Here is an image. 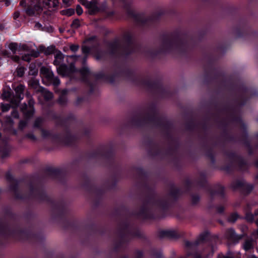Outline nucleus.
<instances>
[{"label":"nucleus","mask_w":258,"mask_h":258,"mask_svg":"<svg viewBox=\"0 0 258 258\" xmlns=\"http://www.w3.org/2000/svg\"><path fill=\"white\" fill-rule=\"evenodd\" d=\"M211 235L208 231H205L201 234L198 239L195 241L186 240L185 241V246L187 248H191L198 246L201 243L210 241Z\"/></svg>","instance_id":"5701e85b"},{"label":"nucleus","mask_w":258,"mask_h":258,"mask_svg":"<svg viewBox=\"0 0 258 258\" xmlns=\"http://www.w3.org/2000/svg\"><path fill=\"white\" fill-rule=\"evenodd\" d=\"M185 188L184 192L190 193L193 187L194 182L189 178H186L183 180Z\"/></svg>","instance_id":"ea45409f"},{"label":"nucleus","mask_w":258,"mask_h":258,"mask_svg":"<svg viewBox=\"0 0 258 258\" xmlns=\"http://www.w3.org/2000/svg\"><path fill=\"white\" fill-rule=\"evenodd\" d=\"M208 191L212 200L216 195L219 196L222 199L225 198V187L223 185L218 184L216 186V189L209 188Z\"/></svg>","instance_id":"cd10ccee"},{"label":"nucleus","mask_w":258,"mask_h":258,"mask_svg":"<svg viewBox=\"0 0 258 258\" xmlns=\"http://www.w3.org/2000/svg\"><path fill=\"white\" fill-rule=\"evenodd\" d=\"M24 90L25 87L22 84L18 85L15 89L16 97L19 101L23 99Z\"/></svg>","instance_id":"e433bc0d"},{"label":"nucleus","mask_w":258,"mask_h":258,"mask_svg":"<svg viewBox=\"0 0 258 258\" xmlns=\"http://www.w3.org/2000/svg\"><path fill=\"white\" fill-rule=\"evenodd\" d=\"M3 212L6 217L11 220H14L16 218V214L9 207H5L3 209Z\"/></svg>","instance_id":"a18cd8bd"},{"label":"nucleus","mask_w":258,"mask_h":258,"mask_svg":"<svg viewBox=\"0 0 258 258\" xmlns=\"http://www.w3.org/2000/svg\"><path fill=\"white\" fill-rule=\"evenodd\" d=\"M28 125V121L26 120L21 119L18 124V129L23 131Z\"/></svg>","instance_id":"0e129e2a"},{"label":"nucleus","mask_w":258,"mask_h":258,"mask_svg":"<svg viewBox=\"0 0 258 258\" xmlns=\"http://www.w3.org/2000/svg\"><path fill=\"white\" fill-rule=\"evenodd\" d=\"M68 69L69 76L75 73L78 72V69L76 68L74 62L71 63L70 65L68 66Z\"/></svg>","instance_id":"6e6d98bb"},{"label":"nucleus","mask_w":258,"mask_h":258,"mask_svg":"<svg viewBox=\"0 0 258 258\" xmlns=\"http://www.w3.org/2000/svg\"><path fill=\"white\" fill-rule=\"evenodd\" d=\"M202 129L203 131L202 135H199V138L201 141V143L208 142V132L209 130V126L207 121H204L202 123Z\"/></svg>","instance_id":"473e14b6"},{"label":"nucleus","mask_w":258,"mask_h":258,"mask_svg":"<svg viewBox=\"0 0 258 258\" xmlns=\"http://www.w3.org/2000/svg\"><path fill=\"white\" fill-rule=\"evenodd\" d=\"M235 109H236V107L231 105L229 103H227L222 108V111H226V112L231 111V112H232V113H234L235 111Z\"/></svg>","instance_id":"5fc2aeb1"},{"label":"nucleus","mask_w":258,"mask_h":258,"mask_svg":"<svg viewBox=\"0 0 258 258\" xmlns=\"http://www.w3.org/2000/svg\"><path fill=\"white\" fill-rule=\"evenodd\" d=\"M136 172L140 180L139 185L145 191L146 195L142 200V205L135 215L144 220H154L165 217L168 211L178 202L183 191L172 182L169 184L168 198L157 199L154 188L148 182V172L142 167L136 168Z\"/></svg>","instance_id":"f257e3e1"},{"label":"nucleus","mask_w":258,"mask_h":258,"mask_svg":"<svg viewBox=\"0 0 258 258\" xmlns=\"http://www.w3.org/2000/svg\"><path fill=\"white\" fill-rule=\"evenodd\" d=\"M197 126V124L195 123L194 119L192 118L185 124V130L189 132H193Z\"/></svg>","instance_id":"c03bdc74"},{"label":"nucleus","mask_w":258,"mask_h":258,"mask_svg":"<svg viewBox=\"0 0 258 258\" xmlns=\"http://www.w3.org/2000/svg\"><path fill=\"white\" fill-rule=\"evenodd\" d=\"M40 131L43 139L50 138L53 143L59 145H63L62 134L52 133L50 131L44 129V128H42Z\"/></svg>","instance_id":"4be33fe9"},{"label":"nucleus","mask_w":258,"mask_h":258,"mask_svg":"<svg viewBox=\"0 0 258 258\" xmlns=\"http://www.w3.org/2000/svg\"><path fill=\"white\" fill-rule=\"evenodd\" d=\"M0 152L2 153L3 158L7 157L9 155V151L6 146L0 148Z\"/></svg>","instance_id":"338daca9"},{"label":"nucleus","mask_w":258,"mask_h":258,"mask_svg":"<svg viewBox=\"0 0 258 258\" xmlns=\"http://www.w3.org/2000/svg\"><path fill=\"white\" fill-rule=\"evenodd\" d=\"M123 39L125 45L121 47L118 39H115L112 41H108L107 53L115 57L126 59L141 48L140 45L135 44L133 35L131 33L127 32L124 34Z\"/></svg>","instance_id":"423d86ee"},{"label":"nucleus","mask_w":258,"mask_h":258,"mask_svg":"<svg viewBox=\"0 0 258 258\" xmlns=\"http://www.w3.org/2000/svg\"><path fill=\"white\" fill-rule=\"evenodd\" d=\"M25 70H26V69L24 67H18L16 71L17 76L19 77H23V76L24 75V74H25Z\"/></svg>","instance_id":"680f3d73"},{"label":"nucleus","mask_w":258,"mask_h":258,"mask_svg":"<svg viewBox=\"0 0 258 258\" xmlns=\"http://www.w3.org/2000/svg\"><path fill=\"white\" fill-rule=\"evenodd\" d=\"M241 128L243 130V133L241 135V141L243 140L248 139V134L247 131L246 125L244 123L241 124Z\"/></svg>","instance_id":"4d7b16f0"},{"label":"nucleus","mask_w":258,"mask_h":258,"mask_svg":"<svg viewBox=\"0 0 258 258\" xmlns=\"http://www.w3.org/2000/svg\"><path fill=\"white\" fill-rule=\"evenodd\" d=\"M158 127L162 129V132H165L169 130H172L173 127V123L165 118H163V119L161 121V122H158Z\"/></svg>","instance_id":"2f4dec72"},{"label":"nucleus","mask_w":258,"mask_h":258,"mask_svg":"<svg viewBox=\"0 0 258 258\" xmlns=\"http://www.w3.org/2000/svg\"><path fill=\"white\" fill-rule=\"evenodd\" d=\"M2 125L7 130L14 126V121L10 116H6L4 121L0 120Z\"/></svg>","instance_id":"4c0bfd02"},{"label":"nucleus","mask_w":258,"mask_h":258,"mask_svg":"<svg viewBox=\"0 0 258 258\" xmlns=\"http://www.w3.org/2000/svg\"><path fill=\"white\" fill-rule=\"evenodd\" d=\"M119 239L116 241L112 248V251L118 255L120 252V249L122 247L123 244H127L130 241V238L125 237V235L122 233L118 235Z\"/></svg>","instance_id":"b1692460"},{"label":"nucleus","mask_w":258,"mask_h":258,"mask_svg":"<svg viewBox=\"0 0 258 258\" xmlns=\"http://www.w3.org/2000/svg\"><path fill=\"white\" fill-rule=\"evenodd\" d=\"M126 15L130 18L134 19L135 22L142 27L150 28L156 23H158L161 17L164 15V12L160 11L153 13L152 15L145 17V14L143 13H136L132 9L130 4H125L124 6Z\"/></svg>","instance_id":"1a4fd4ad"},{"label":"nucleus","mask_w":258,"mask_h":258,"mask_svg":"<svg viewBox=\"0 0 258 258\" xmlns=\"http://www.w3.org/2000/svg\"><path fill=\"white\" fill-rule=\"evenodd\" d=\"M164 117L158 116V114H151L146 112L145 115L141 112L134 115L127 122L128 126L142 128L147 124H153L158 127V122H161Z\"/></svg>","instance_id":"9d476101"},{"label":"nucleus","mask_w":258,"mask_h":258,"mask_svg":"<svg viewBox=\"0 0 258 258\" xmlns=\"http://www.w3.org/2000/svg\"><path fill=\"white\" fill-rule=\"evenodd\" d=\"M190 204L192 206L197 205L201 200V197L198 194H190Z\"/></svg>","instance_id":"09e8293b"},{"label":"nucleus","mask_w":258,"mask_h":258,"mask_svg":"<svg viewBox=\"0 0 258 258\" xmlns=\"http://www.w3.org/2000/svg\"><path fill=\"white\" fill-rule=\"evenodd\" d=\"M48 79L55 87H57L59 85L60 81L57 77H55L52 73L48 75Z\"/></svg>","instance_id":"de8ad7c7"},{"label":"nucleus","mask_w":258,"mask_h":258,"mask_svg":"<svg viewBox=\"0 0 258 258\" xmlns=\"http://www.w3.org/2000/svg\"><path fill=\"white\" fill-rule=\"evenodd\" d=\"M86 156L90 159H103L110 167H113L115 163L114 150L111 146L107 149L105 146H100L96 150L88 152Z\"/></svg>","instance_id":"9b49d317"},{"label":"nucleus","mask_w":258,"mask_h":258,"mask_svg":"<svg viewBox=\"0 0 258 258\" xmlns=\"http://www.w3.org/2000/svg\"><path fill=\"white\" fill-rule=\"evenodd\" d=\"M172 130H169L165 132H163V133L164 134V137L166 139H167L170 142L176 140L172 135L171 133Z\"/></svg>","instance_id":"13d9d810"},{"label":"nucleus","mask_w":258,"mask_h":258,"mask_svg":"<svg viewBox=\"0 0 258 258\" xmlns=\"http://www.w3.org/2000/svg\"><path fill=\"white\" fill-rule=\"evenodd\" d=\"M201 147L202 149L205 151L206 157L210 160L211 164L215 166L216 164V158L213 152V149L209 146L208 142L201 143Z\"/></svg>","instance_id":"a878e982"},{"label":"nucleus","mask_w":258,"mask_h":258,"mask_svg":"<svg viewBox=\"0 0 258 258\" xmlns=\"http://www.w3.org/2000/svg\"><path fill=\"white\" fill-rule=\"evenodd\" d=\"M67 93L68 91L66 90H64L62 91L60 95L59 96L57 100V102L60 105L64 106L67 104L68 102V99L66 97Z\"/></svg>","instance_id":"79ce46f5"},{"label":"nucleus","mask_w":258,"mask_h":258,"mask_svg":"<svg viewBox=\"0 0 258 258\" xmlns=\"http://www.w3.org/2000/svg\"><path fill=\"white\" fill-rule=\"evenodd\" d=\"M207 175L205 172H200L199 173V177L196 180L197 185L201 187L204 188L207 184Z\"/></svg>","instance_id":"72a5a7b5"},{"label":"nucleus","mask_w":258,"mask_h":258,"mask_svg":"<svg viewBox=\"0 0 258 258\" xmlns=\"http://www.w3.org/2000/svg\"><path fill=\"white\" fill-rule=\"evenodd\" d=\"M226 235L229 240L235 243L238 242L243 237L242 235L237 234L233 228L228 229L226 231Z\"/></svg>","instance_id":"7c9ffc66"},{"label":"nucleus","mask_w":258,"mask_h":258,"mask_svg":"<svg viewBox=\"0 0 258 258\" xmlns=\"http://www.w3.org/2000/svg\"><path fill=\"white\" fill-rule=\"evenodd\" d=\"M223 153L231 162L234 161L237 163V165L240 170L245 171L248 169V163L242 156L238 155L233 151L225 150Z\"/></svg>","instance_id":"6ab92c4d"},{"label":"nucleus","mask_w":258,"mask_h":258,"mask_svg":"<svg viewBox=\"0 0 258 258\" xmlns=\"http://www.w3.org/2000/svg\"><path fill=\"white\" fill-rule=\"evenodd\" d=\"M45 173L62 184L67 183V172L64 169L48 167L45 168Z\"/></svg>","instance_id":"f3484780"},{"label":"nucleus","mask_w":258,"mask_h":258,"mask_svg":"<svg viewBox=\"0 0 258 258\" xmlns=\"http://www.w3.org/2000/svg\"><path fill=\"white\" fill-rule=\"evenodd\" d=\"M6 180L11 183L9 190L14 194L17 200H24L29 199L36 200L40 202H46L51 207V215L53 220L60 224L65 229H76L79 226L78 222L71 217L66 204L62 200L55 201L46 193L44 187L35 184L32 180L27 183L29 191L28 196L22 194L19 190L20 180L14 177L8 171L6 174Z\"/></svg>","instance_id":"f03ea898"},{"label":"nucleus","mask_w":258,"mask_h":258,"mask_svg":"<svg viewBox=\"0 0 258 258\" xmlns=\"http://www.w3.org/2000/svg\"><path fill=\"white\" fill-rule=\"evenodd\" d=\"M63 59V54L60 51H58V52L55 55V59L54 60L53 63L54 64L57 66L59 63V61L62 60Z\"/></svg>","instance_id":"864d4df0"},{"label":"nucleus","mask_w":258,"mask_h":258,"mask_svg":"<svg viewBox=\"0 0 258 258\" xmlns=\"http://www.w3.org/2000/svg\"><path fill=\"white\" fill-rule=\"evenodd\" d=\"M243 217L240 216L236 212L231 213L228 217V220L231 223H235L238 219H243Z\"/></svg>","instance_id":"3c124183"},{"label":"nucleus","mask_w":258,"mask_h":258,"mask_svg":"<svg viewBox=\"0 0 258 258\" xmlns=\"http://www.w3.org/2000/svg\"><path fill=\"white\" fill-rule=\"evenodd\" d=\"M0 236L7 239L12 237L16 240L29 241L33 243H41L44 236L41 232H34L31 227L26 229H11L7 223L0 220Z\"/></svg>","instance_id":"39448f33"},{"label":"nucleus","mask_w":258,"mask_h":258,"mask_svg":"<svg viewBox=\"0 0 258 258\" xmlns=\"http://www.w3.org/2000/svg\"><path fill=\"white\" fill-rule=\"evenodd\" d=\"M243 248L245 251H248L253 249V245L252 240L251 239L245 240L243 244Z\"/></svg>","instance_id":"8fccbe9b"},{"label":"nucleus","mask_w":258,"mask_h":258,"mask_svg":"<svg viewBox=\"0 0 258 258\" xmlns=\"http://www.w3.org/2000/svg\"><path fill=\"white\" fill-rule=\"evenodd\" d=\"M144 144L147 147V152L149 156L156 157L163 154L162 149L150 137L146 136L145 137Z\"/></svg>","instance_id":"a211bd4d"},{"label":"nucleus","mask_w":258,"mask_h":258,"mask_svg":"<svg viewBox=\"0 0 258 258\" xmlns=\"http://www.w3.org/2000/svg\"><path fill=\"white\" fill-rule=\"evenodd\" d=\"M117 68L118 70L111 75L106 74L102 72L97 73L93 72L92 77H94L97 81L102 80L110 84H113L116 78L121 76H124L129 78L134 77V72L131 69L127 68H122L120 66Z\"/></svg>","instance_id":"ddd939ff"},{"label":"nucleus","mask_w":258,"mask_h":258,"mask_svg":"<svg viewBox=\"0 0 258 258\" xmlns=\"http://www.w3.org/2000/svg\"><path fill=\"white\" fill-rule=\"evenodd\" d=\"M228 88L234 96V104L238 107L244 106L251 98L257 95V92L255 89L247 87L243 83L230 82Z\"/></svg>","instance_id":"6e6552de"},{"label":"nucleus","mask_w":258,"mask_h":258,"mask_svg":"<svg viewBox=\"0 0 258 258\" xmlns=\"http://www.w3.org/2000/svg\"><path fill=\"white\" fill-rule=\"evenodd\" d=\"M120 227L118 230V235L123 233L127 238L138 237L141 238L142 234L137 226L133 225L128 220L122 221L120 224Z\"/></svg>","instance_id":"dca6fc26"},{"label":"nucleus","mask_w":258,"mask_h":258,"mask_svg":"<svg viewBox=\"0 0 258 258\" xmlns=\"http://www.w3.org/2000/svg\"><path fill=\"white\" fill-rule=\"evenodd\" d=\"M206 34L205 30L199 31L197 37L186 29L177 28L169 34L160 36L161 45L158 50L149 49L147 54L154 58L161 54L170 53L176 50L182 55L186 54L196 45L197 40L202 41Z\"/></svg>","instance_id":"7ed1b4c3"},{"label":"nucleus","mask_w":258,"mask_h":258,"mask_svg":"<svg viewBox=\"0 0 258 258\" xmlns=\"http://www.w3.org/2000/svg\"><path fill=\"white\" fill-rule=\"evenodd\" d=\"M82 51L84 55L88 56L91 52V48L86 45H83L82 46Z\"/></svg>","instance_id":"774afa93"},{"label":"nucleus","mask_w":258,"mask_h":258,"mask_svg":"<svg viewBox=\"0 0 258 258\" xmlns=\"http://www.w3.org/2000/svg\"><path fill=\"white\" fill-rule=\"evenodd\" d=\"M231 187L233 190L239 189L240 194L245 197L248 196L254 187L253 184L239 179L233 182Z\"/></svg>","instance_id":"aec40b11"},{"label":"nucleus","mask_w":258,"mask_h":258,"mask_svg":"<svg viewBox=\"0 0 258 258\" xmlns=\"http://www.w3.org/2000/svg\"><path fill=\"white\" fill-rule=\"evenodd\" d=\"M44 120L41 117H37L34 120L33 127L34 128L38 129L40 131L42 127V124L43 123Z\"/></svg>","instance_id":"49530a36"},{"label":"nucleus","mask_w":258,"mask_h":258,"mask_svg":"<svg viewBox=\"0 0 258 258\" xmlns=\"http://www.w3.org/2000/svg\"><path fill=\"white\" fill-rule=\"evenodd\" d=\"M18 44L16 42H11L9 45V48L12 51L14 54H15L18 50Z\"/></svg>","instance_id":"bf43d9fd"},{"label":"nucleus","mask_w":258,"mask_h":258,"mask_svg":"<svg viewBox=\"0 0 258 258\" xmlns=\"http://www.w3.org/2000/svg\"><path fill=\"white\" fill-rule=\"evenodd\" d=\"M81 24L79 19H74L71 25V28L75 29L79 28Z\"/></svg>","instance_id":"69168bd1"},{"label":"nucleus","mask_w":258,"mask_h":258,"mask_svg":"<svg viewBox=\"0 0 258 258\" xmlns=\"http://www.w3.org/2000/svg\"><path fill=\"white\" fill-rule=\"evenodd\" d=\"M85 229L90 234L95 235L98 233L102 234L103 233V230L101 229L97 224L94 222L86 224L85 226Z\"/></svg>","instance_id":"c85d7f7f"},{"label":"nucleus","mask_w":258,"mask_h":258,"mask_svg":"<svg viewBox=\"0 0 258 258\" xmlns=\"http://www.w3.org/2000/svg\"><path fill=\"white\" fill-rule=\"evenodd\" d=\"M57 71L59 75L62 76H69L68 74V66L66 64H61L57 68Z\"/></svg>","instance_id":"a19ab883"},{"label":"nucleus","mask_w":258,"mask_h":258,"mask_svg":"<svg viewBox=\"0 0 258 258\" xmlns=\"http://www.w3.org/2000/svg\"><path fill=\"white\" fill-rule=\"evenodd\" d=\"M254 215L250 212H247L245 214L244 218L243 219H245L247 222L249 223H252L254 221Z\"/></svg>","instance_id":"052dcab7"},{"label":"nucleus","mask_w":258,"mask_h":258,"mask_svg":"<svg viewBox=\"0 0 258 258\" xmlns=\"http://www.w3.org/2000/svg\"><path fill=\"white\" fill-rule=\"evenodd\" d=\"M170 146L166 150L165 154L170 156H175V153L178 150L180 144L177 139L170 142Z\"/></svg>","instance_id":"c756f323"},{"label":"nucleus","mask_w":258,"mask_h":258,"mask_svg":"<svg viewBox=\"0 0 258 258\" xmlns=\"http://www.w3.org/2000/svg\"><path fill=\"white\" fill-rule=\"evenodd\" d=\"M204 70L203 83L205 85L209 86L220 81L221 85L224 87L228 86L225 73L215 67V60L210 55L207 56V61L204 66Z\"/></svg>","instance_id":"0eeeda50"},{"label":"nucleus","mask_w":258,"mask_h":258,"mask_svg":"<svg viewBox=\"0 0 258 258\" xmlns=\"http://www.w3.org/2000/svg\"><path fill=\"white\" fill-rule=\"evenodd\" d=\"M42 0H21L20 6L25 8V13L28 16H33L36 9L40 7Z\"/></svg>","instance_id":"412c9836"},{"label":"nucleus","mask_w":258,"mask_h":258,"mask_svg":"<svg viewBox=\"0 0 258 258\" xmlns=\"http://www.w3.org/2000/svg\"><path fill=\"white\" fill-rule=\"evenodd\" d=\"M38 49L41 53H43L45 55H49L54 53L55 47L54 45H50L46 47L45 46L41 45L39 46Z\"/></svg>","instance_id":"f704fd0d"},{"label":"nucleus","mask_w":258,"mask_h":258,"mask_svg":"<svg viewBox=\"0 0 258 258\" xmlns=\"http://www.w3.org/2000/svg\"><path fill=\"white\" fill-rule=\"evenodd\" d=\"M151 254L154 258H161L162 253L160 250L153 249L151 251Z\"/></svg>","instance_id":"e2e57ef3"},{"label":"nucleus","mask_w":258,"mask_h":258,"mask_svg":"<svg viewBox=\"0 0 258 258\" xmlns=\"http://www.w3.org/2000/svg\"><path fill=\"white\" fill-rule=\"evenodd\" d=\"M80 137L78 134H76L78 136L79 140L74 145H75L81 139V138H86L89 142L91 141V131L89 128H84L80 131Z\"/></svg>","instance_id":"c9c22d12"},{"label":"nucleus","mask_w":258,"mask_h":258,"mask_svg":"<svg viewBox=\"0 0 258 258\" xmlns=\"http://www.w3.org/2000/svg\"><path fill=\"white\" fill-rule=\"evenodd\" d=\"M96 50L94 53V57L97 60H104L106 58V52L103 51L98 47H96Z\"/></svg>","instance_id":"58836bf2"},{"label":"nucleus","mask_w":258,"mask_h":258,"mask_svg":"<svg viewBox=\"0 0 258 258\" xmlns=\"http://www.w3.org/2000/svg\"><path fill=\"white\" fill-rule=\"evenodd\" d=\"M227 123L224 121L220 122V127L222 129V133L221 134L222 137L225 140L227 137L230 134L227 130Z\"/></svg>","instance_id":"37998d69"},{"label":"nucleus","mask_w":258,"mask_h":258,"mask_svg":"<svg viewBox=\"0 0 258 258\" xmlns=\"http://www.w3.org/2000/svg\"><path fill=\"white\" fill-rule=\"evenodd\" d=\"M78 72L81 75V80L83 83H90L91 81L90 76H92V73L89 68L87 66H83L81 68L78 69Z\"/></svg>","instance_id":"bb28decb"},{"label":"nucleus","mask_w":258,"mask_h":258,"mask_svg":"<svg viewBox=\"0 0 258 258\" xmlns=\"http://www.w3.org/2000/svg\"><path fill=\"white\" fill-rule=\"evenodd\" d=\"M57 125L63 128L64 133L62 134L63 145L67 146H72L78 141L79 138L77 135L72 133L70 126L67 124V122L65 118H61L58 120Z\"/></svg>","instance_id":"2eb2a0df"},{"label":"nucleus","mask_w":258,"mask_h":258,"mask_svg":"<svg viewBox=\"0 0 258 258\" xmlns=\"http://www.w3.org/2000/svg\"><path fill=\"white\" fill-rule=\"evenodd\" d=\"M229 12L234 23L232 33L236 38L246 39L258 37V31H253L249 24L250 16L234 7H231Z\"/></svg>","instance_id":"20e7f679"},{"label":"nucleus","mask_w":258,"mask_h":258,"mask_svg":"<svg viewBox=\"0 0 258 258\" xmlns=\"http://www.w3.org/2000/svg\"><path fill=\"white\" fill-rule=\"evenodd\" d=\"M137 81L139 85L146 87L150 92L158 95L162 98H168L171 96L170 91L163 86L159 79L152 81L150 79H139Z\"/></svg>","instance_id":"f8f14e48"},{"label":"nucleus","mask_w":258,"mask_h":258,"mask_svg":"<svg viewBox=\"0 0 258 258\" xmlns=\"http://www.w3.org/2000/svg\"><path fill=\"white\" fill-rule=\"evenodd\" d=\"M82 186L90 196L94 197V204L96 206H98L105 194L104 189L92 183L90 178L86 175L84 176Z\"/></svg>","instance_id":"4468645a"},{"label":"nucleus","mask_w":258,"mask_h":258,"mask_svg":"<svg viewBox=\"0 0 258 258\" xmlns=\"http://www.w3.org/2000/svg\"><path fill=\"white\" fill-rule=\"evenodd\" d=\"M147 109H148V112H149L150 113V114H158V110H157V106H156V104L154 103H150L148 108H147Z\"/></svg>","instance_id":"603ef678"},{"label":"nucleus","mask_w":258,"mask_h":258,"mask_svg":"<svg viewBox=\"0 0 258 258\" xmlns=\"http://www.w3.org/2000/svg\"><path fill=\"white\" fill-rule=\"evenodd\" d=\"M158 236L160 238H167L170 239H176L181 235L173 230H162L159 231Z\"/></svg>","instance_id":"393cba45"}]
</instances>
